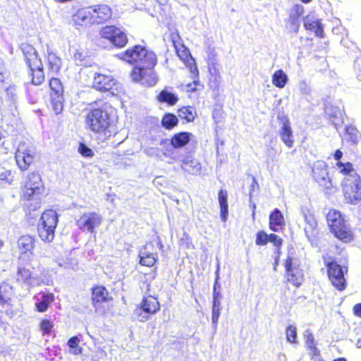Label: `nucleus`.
<instances>
[{"label":"nucleus","mask_w":361,"mask_h":361,"mask_svg":"<svg viewBox=\"0 0 361 361\" xmlns=\"http://www.w3.org/2000/svg\"><path fill=\"white\" fill-rule=\"evenodd\" d=\"M303 336L305 340V344L307 348L310 350V353L312 355H317L319 353V351L316 348L314 336L311 331L310 330L305 331Z\"/></svg>","instance_id":"obj_33"},{"label":"nucleus","mask_w":361,"mask_h":361,"mask_svg":"<svg viewBox=\"0 0 361 361\" xmlns=\"http://www.w3.org/2000/svg\"><path fill=\"white\" fill-rule=\"evenodd\" d=\"M197 82L195 81V80H194L193 84L189 83L187 85V87L188 88V91H192V92L195 91L196 90L195 86L197 85Z\"/></svg>","instance_id":"obj_60"},{"label":"nucleus","mask_w":361,"mask_h":361,"mask_svg":"<svg viewBox=\"0 0 361 361\" xmlns=\"http://www.w3.org/2000/svg\"><path fill=\"white\" fill-rule=\"evenodd\" d=\"M342 218L341 213L335 209L330 210L326 215V220L329 226H334V222Z\"/></svg>","instance_id":"obj_43"},{"label":"nucleus","mask_w":361,"mask_h":361,"mask_svg":"<svg viewBox=\"0 0 361 361\" xmlns=\"http://www.w3.org/2000/svg\"><path fill=\"white\" fill-rule=\"evenodd\" d=\"M288 80V76L283 70H278L273 74L272 83L276 87L283 88Z\"/></svg>","instance_id":"obj_31"},{"label":"nucleus","mask_w":361,"mask_h":361,"mask_svg":"<svg viewBox=\"0 0 361 361\" xmlns=\"http://www.w3.org/2000/svg\"><path fill=\"white\" fill-rule=\"evenodd\" d=\"M219 202L221 208V218L224 222L228 216L227 191L221 190L218 195Z\"/></svg>","instance_id":"obj_28"},{"label":"nucleus","mask_w":361,"mask_h":361,"mask_svg":"<svg viewBox=\"0 0 361 361\" xmlns=\"http://www.w3.org/2000/svg\"><path fill=\"white\" fill-rule=\"evenodd\" d=\"M252 208V216L253 218L255 217V209H256V205L255 203H253L252 205H251Z\"/></svg>","instance_id":"obj_63"},{"label":"nucleus","mask_w":361,"mask_h":361,"mask_svg":"<svg viewBox=\"0 0 361 361\" xmlns=\"http://www.w3.org/2000/svg\"><path fill=\"white\" fill-rule=\"evenodd\" d=\"M78 152L82 156L85 157H92L94 155L93 151L83 143L80 144Z\"/></svg>","instance_id":"obj_44"},{"label":"nucleus","mask_w":361,"mask_h":361,"mask_svg":"<svg viewBox=\"0 0 361 361\" xmlns=\"http://www.w3.org/2000/svg\"><path fill=\"white\" fill-rule=\"evenodd\" d=\"M94 24L102 23L111 16V9L104 4L96 5L90 7Z\"/></svg>","instance_id":"obj_15"},{"label":"nucleus","mask_w":361,"mask_h":361,"mask_svg":"<svg viewBox=\"0 0 361 361\" xmlns=\"http://www.w3.org/2000/svg\"><path fill=\"white\" fill-rule=\"evenodd\" d=\"M287 341L290 343H297V328L295 326L290 325L286 331Z\"/></svg>","instance_id":"obj_40"},{"label":"nucleus","mask_w":361,"mask_h":361,"mask_svg":"<svg viewBox=\"0 0 361 361\" xmlns=\"http://www.w3.org/2000/svg\"><path fill=\"white\" fill-rule=\"evenodd\" d=\"M42 185L39 174L37 173L29 174L23 190V198L27 200L34 199L40 193Z\"/></svg>","instance_id":"obj_10"},{"label":"nucleus","mask_w":361,"mask_h":361,"mask_svg":"<svg viewBox=\"0 0 361 361\" xmlns=\"http://www.w3.org/2000/svg\"><path fill=\"white\" fill-rule=\"evenodd\" d=\"M17 281L25 283L31 287L39 286L42 283L40 279L31 276L29 269L20 268L17 273Z\"/></svg>","instance_id":"obj_19"},{"label":"nucleus","mask_w":361,"mask_h":361,"mask_svg":"<svg viewBox=\"0 0 361 361\" xmlns=\"http://www.w3.org/2000/svg\"><path fill=\"white\" fill-rule=\"evenodd\" d=\"M113 123L114 118L106 106L91 109L85 116L87 128L102 140L111 135L109 128Z\"/></svg>","instance_id":"obj_2"},{"label":"nucleus","mask_w":361,"mask_h":361,"mask_svg":"<svg viewBox=\"0 0 361 361\" xmlns=\"http://www.w3.org/2000/svg\"><path fill=\"white\" fill-rule=\"evenodd\" d=\"M342 155H343L342 152L341 150L338 149L336 151V152L334 154V159L336 160H339L341 159Z\"/></svg>","instance_id":"obj_61"},{"label":"nucleus","mask_w":361,"mask_h":361,"mask_svg":"<svg viewBox=\"0 0 361 361\" xmlns=\"http://www.w3.org/2000/svg\"><path fill=\"white\" fill-rule=\"evenodd\" d=\"M196 111L194 108L191 106H185L179 109L178 116L187 122H191L195 119Z\"/></svg>","instance_id":"obj_34"},{"label":"nucleus","mask_w":361,"mask_h":361,"mask_svg":"<svg viewBox=\"0 0 361 361\" xmlns=\"http://www.w3.org/2000/svg\"><path fill=\"white\" fill-rule=\"evenodd\" d=\"M284 224L285 223L283 214L278 209H275L269 216L270 228L272 231L277 232L282 229Z\"/></svg>","instance_id":"obj_21"},{"label":"nucleus","mask_w":361,"mask_h":361,"mask_svg":"<svg viewBox=\"0 0 361 361\" xmlns=\"http://www.w3.org/2000/svg\"><path fill=\"white\" fill-rule=\"evenodd\" d=\"M47 61L49 71L53 73H58L61 67V61L56 54L50 51L48 52Z\"/></svg>","instance_id":"obj_30"},{"label":"nucleus","mask_w":361,"mask_h":361,"mask_svg":"<svg viewBox=\"0 0 361 361\" xmlns=\"http://www.w3.org/2000/svg\"><path fill=\"white\" fill-rule=\"evenodd\" d=\"M85 57V53L79 50H76L73 55L74 60L78 65H82Z\"/></svg>","instance_id":"obj_53"},{"label":"nucleus","mask_w":361,"mask_h":361,"mask_svg":"<svg viewBox=\"0 0 361 361\" xmlns=\"http://www.w3.org/2000/svg\"><path fill=\"white\" fill-rule=\"evenodd\" d=\"M25 51V59L27 66L32 72V82L38 85L44 80L43 66L41 59L39 58L37 51L32 47L27 46L23 49Z\"/></svg>","instance_id":"obj_4"},{"label":"nucleus","mask_w":361,"mask_h":361,"mask_svg":"<svg viewBox=\"0 0 361 361\" xmlns=\"http://www.w3.org/2000/svg\"><path fill=\"white\" fill-rule=\"evenodd\" d=\"M145 247L140 251L139 257L140 264L146 267H152L157 262V255L145 251Z\"/></svg>","instance_id":"obj_29"},{"label":"nucleus","mask_w":361,"mask_h":361,"mask_svg":"<svg viewBox=\"0 0 361 361\" xmlns=\"http://www.w3.org/2000/svg\"><path fill=\"white\" fill-rule=\"evenodd\" d=\"M92 304L96 306L97 303L108 300V290L103 286H97L92 288Z\"/></svg>","instance_id":"obj_26"},{"label":"nucleus","mask_w":361,"mask_h":361,"mask_svg":"<svg viewBox=\"0 0 361 361\" xmlns=\"http://www.w3.org/2000/svg\"><path fill=\"white\" fill-rule=\"evenodd\" d=\"M58 224V215L56 211L49 209L44 212L37 226L38 235L44 242H51L55 235V229Z\"/></svg>","instance_id":"obj_3"},{"label":"nucleus","mask_w":361,"mask_h":361,"mask_svg":"<svg viewBox=\"0 0 361 361\" xmlns=\"http://www.w3.org/2000/svg\"><path fill=\"white\" fill-rule=\"evenodd\" d=\"M359 138L357 130L353 126L345 128V140L351 142L353 144L357 143Z\"/></svg>","instance_id":"obj_38"},{"label":"nucleus","mask_w":361,"mask_h":361,"mask_svg":"<svg viewBox=\"0 0 361 361\" xmlns=\"http://www.w3.org/2000/svg\"><path fill=\"white\" fill-rule=\"evenodd\" d=\"M51 104L52 108L56 114L61 113L63 109L62 95L56 96V97L52 96Z\"/></svg>","instance_id":"obj_41"},{"label":"nucleus","mask_w":361,"mask_h":361,"mask_svg":"<svg viewBox=\"0 0 361 361\" xmlns=\"http://www.w3.org/2000/svg\"><path fill=\"white\" fill-rule=\"evenodd\" d=\"M79 343L80 340L77 336L71 338L68 341V345L71 348H75L74 354H79L81 352L80 349L78 348Z\"/></svg>","instance_id":"obj_49"},{"label":"nucleus","mask_w":361,"mask_h":361,"mask_svg":"<svg viewBox=\"0 0 361 361\" xmlns=\"http://www.w3.org/2000/svg\"><path fill=\"white\" fill-rule=\"evenodd\" d=\"M39 327L43 334H48L51 331L53 328V324L48 319H43L40 322Z\"/></svg>","instance_id":"obj_46"},{"label":"nucleus","mask_w":361,"mask_h":361,"mask_svg":"<svg viewBox=\"0 0 361 361\" xmlns=\"http://www.w3.org/2000/svg\"><path fill=\"white\" fill-rule=\"evenodd\" d=\"M49 86L51 90L55 92L56 96H61L63 92V85L61 81L55 78H53L49 81Z\"/></svg>","instance_id":"obj_39"},{"label":"nucleus","mask_w":361,"mask_h":361,"mask_svg":"<svg viewBox=\"0 0 361 361\" xmlns=\"http://www.w3.org/2000/svg\"><path fill=\"white\" fill-rule=\"evenodd\" d=\"M116 85V80L111 75L96 73L94 77L93 87L97 90L109 91Z\"/></svg>","instance_id":"obj_14"},{"label":"nucleus","mask_w":361,"mask_h":361,"mask_svg":"<svg viewBox=\"0 0 361 361\" xmlns=\"http://www.w3.org/2000/svg\"><path fill=\"white\" fill-rule=\"evenodd\" d=\"M269 235L264 231H260L257 235L256 244L258 245H264L268 243Z\"/></svg>","instance_id":"obj_47"},{"label":"nucleus","mask_w":361,"mask_h":361,"mask_svg":"<svg viewBox=\"0 0 361 361\" xmlns=\"http://www.w3.org/2000/svg\"><path fill=\"white\" fill-rule=\"evenodd\" d=\"M163 154L165 157L170 159V161H168L169 164H173L174 161H177V157L173 149H166L165 151L163 152Z\"/></svg>","instance_id":"obj_52"},{"label":"nucleus","mask_w":361,"mask_h":361,"mask_svg":"<svg viewBox=\"0 0 361 361\" xmlns=\"http://www.w3.org/2000/svg\"><path fill=\"white\" fill-rule=\"evenodd\" d=\"M304 27L306 30L313 31L317 37H324V30L320 20L312 15H307L303 19Z\"/></svg>","instance_id":"obj_17"},{"label":"nucleus","mask_w":361,"mask_h":361,"mask_svg":"<svg viewBox=\"0 0 361 361\" xmlns=\"http://www.w3.org/2000/svg\"><path fill=\"white\" fill-rule=\"evenodd\" d=\"M0 180L11 182L12 180L11 171L4 168H0Z\"/></svg>","instance_id":"obj_51"},{"label":"nucleus","mask_w":361,"mask_h":361,"mask_svg":"<svg viewBox=\"0 0 361 361\" xmlns=\"http://www.w3.org/2000/svg\"><path fill=\"white\" fill-rule=\"evenodd\" d=\"M356 345L357 348H361V338L360 339H358L357 343H356Z\"/></svg>","instance_id":"obj_64"},{"label":"nucleus","mask_w":361,"mask_h":361,"mask_svg":"<svg viewBox=\"0 0 361 361\" xmlns=\"http://www.w3.org/2000/svg\"><path fill=\"white\" fill-rule=\"evenodd\" d=\"M345 200L348 203L357 204L361 200V180L359 176L345 177L343 183Z\"/></svg>","instance_id":"obj_6"},{"label":"nucleus","mask_w":361,"mask_h":361,"mask_svg":"<svg viewBox=\"0 0 361 361\" xmlns=\"http://www.w3.org/2000/svg\"><path fill=\"white\" fill-rule=\"evenodd\" d=\"M279 135L281 140L288 147L290 148L293 147L294 139L290 122L286 121L283 123L280 130Z\"/></svg>","instance_id":"obj_22"},{"label":"nucleus","mask_w":361,"mask_h":361,"mask_svg":"<svg viewBox=\"0 0 361 361\" xmlns=\"http://www.w3.org/2000/svg\"><path fill=\"white\" fill-rule=\"evenodd\" d=\"M272 243L276 247H280L282 243V240L276 234H271L269 235L268 242Z\"/></svg>","instance_id":"obj_54"},{"label":"nucleus","mask_w":361,"mask_h":361,"mask_svg":"<svg viewBox=\"0 0 361 361\" xmlns=\"http://www.w3.org/2000/svg\"><path fill=\"white\" fill-rule=\"evenodd\" d=\"M34 151L25 142H21L16 152V161L21 171H26L33 161Z\"/></svg>","instance_id":"obj_11"},{"label":"nucleus","mask_w":361,"mask_h":361,"mask_svg":"<svg viewBox=\"0 0 361 361\" xmlns=\"http://www.w3.org/2000/svg\"><path fill=\"white\" fill-rule=\"evenodd\" d=\"M186 66L189 68L191 74L196 78L198 75V71L195 66L194 59L190 56L186 61Z\"/></svg>","instance_id":"obj_50"},{"label":"nucleus","mask_w":361,"mask_h":361,"mask_svg":"<svg viewBox=\"0 0 361 361\" xmlns=\"http://www.w3.org/2000/svg\"><path fill=\"white\" fill-rule=\"evenodd\" d=\"M191 136L192 134L188 132L176 133L171 139V145L173 148L184 147L189 142Z\"/></svg>","instance_id":"obj_24"},{"label":"nucleus","mask_w":361,"mask_h":361,"mask_svg":"<svg viewBox=\"0 0 361 361\" xmlns=\"http://www.w3.org/2000/svg\"><path fill=\"white\" fill-rule=\"evenodd\" d=\"M304 13V7L300 4L294 5L289 13V21L298 30L300 26V18Z\"/></svg>","instance_id":"obj_25"},{"label":"nucleus","mask_w":361,"mask_h":361,"mask_svg":"<svg viewBox=\"0 0 361 361\" xmlns=\"http://www.w3.org/2000/svg\"><path fill=\"white\" fill-rule=\"evenodd\" d=\"M181 162V169L188 173L199 175L201 173L202 166L197 159L188 156L183 159Z\"/></svg>","instance_id":"obj_18"},{"label":"nucleus","mask_w":361,"mask_h":361,"mask_svg":"<svg viewBox=\"0 0 361 361\" xmlns=\"http://www.w3.org/2000/svg\"><path fill=\"white\" fill-rule=\"evenodd\" d=\"M102 223V216L97 212H85L76 219L77 226L83 232L94 233L96 228Z\"/></svg>","instance_id":"obj_8"},{"label":"nucleus","mask_w":361,"mask_h":361,"mask_svg":"<svg viewBox=\"0 0 361 361\" xmlns=\"http://www.w3.org/2000/svg\"><path fill=\"white\" fill-rule=\"evenodd\" d=\"M182 51L177 49V54L181 59H187L189 56H190V52L184 46H182Z\"/></svg>","instance_id":"obj_55"},{"label":"nucleus","mask_w":361,"mask_h":361,"mask_svg":"<svg viewBox=\"0 0 361 361\" xmlns=\"http://www.w3.org/2000/svg\"><path fill=\"white\" fill-rule=\"evenodd\" d=\"M328 276L334 287L339 291L343 290L346 287V281L344 273L347 272L346 267H341L335 262H328Z\"/></svg>","instance_id":"obj_7"},{"label":"nucleus","mask_w":361,"mask_h":361,"mask_svg":"<svg viewBox=\"0 0 361 361\" xmlns=\"http://www.w3.org/2000/svg\"><path fill=\"white\" fill-rule=\"evenodd\" d=\"M313 176L315 180L322 185L326 186L329 182L328 176L327 165L325 161L319 160L316 161L312 166Z\"/></svg>","instance_id":"obj_16"},{"label":"nucleus","mask_w":361,"mask_h":361,"mask_svg":"<svg viewBox=\"0 0 361 361\" xmlns=\"http://www.w3.org/2000/svg\"><path fill=\"white\" fill-rule=\"evenodd\" d=\"M258 188V184L255 180V178L252 179V182L250 185V197L252 198V192L255 190V188Z\"/></svg>","instance_id":"obj_57"},{"label":"nucleus","mask_w":361,"mask_h":361,"mask_svg":"<svg viewBox=\"0 0 361 361\" xmlns=\"http://www.w3.org/2000/svg\"><path fill=\"white\" fill-rule=\"evenodd\" d=\"M11 291V287L8 284H2L0 286V304L4 305L9 300L10 298L7 293Z\"/></svg>","instance_id":"obj_42"},{"label":"nucleus","mask_w":361,"mask_h":361,"mask_svg":"<svg viewBox=\"0 0 361 361\" xmlns=\"http://www.w3.org/2000/svg\"><path fill=\"white\" fill-rule=\"evenodd\" d=\"M149 284H147V290L145 292L140 307L135 310V314L137 317L140 322H144L149 319L145 314H153L160 309V305L158 300L152 295L149 289Z\"/></svg>","instance_id":"obj_5"},{"label":"nucleus","mask_w":361,"mask_h":361,"mask_svg":"<svg viewBox=\"0 0 361 361\" xmlns=\"http://www.w3.org/2000/svg\"><path fill=\"white\" fill-rule=\"evenodd\" d=\"M336 166L341 173L344 175H347L346 177H352L354 174L355 176H358L354 171L352 164L350 162L343 164L341 161H338L336 163Z\"/></svg>","instance_id":"obj_36"},{"label":"nucleus","mask_w":361,"mask_h":361,"mask_svg":"<svg viewBox=\"0 0 361 361\" xmlns=\"http://www.w3.org/2000/svg\"><path fill=\"white\" fill-rule=\"evenodd\" d=\"M7 94L8 96H11L12 100L14 99V97L16 96V88L15 87H10L6 90Z\"/></svg>","instance_id":"obj_56"},{"label":"nucleus","mask_w":361,"mask_h":361,"mask_svg":"<svg viewBox=\"0 0 361 361\" xmlns=\"http://www.w3.org/2000/svg\"><path fill=\"white\" fill-rule=\"evenodd\" d=\"M220 313L221 308H212V322L214 331H216L217 328V324L220 316Z\"/></svg>","instance_id":"obj_48"},{"label":"nucleus","mask_w":361,"mask_h":361,"mask_svg":"<svg viewBox=\"0 0 361 361\" xmlns=\"http://www.w3.org/2000/svg\"><path fill=\"white\" fill-rule=\"evenodd\" d=\"M158 99L159 102H166L170 105H173L177 102L178 97L174 94L164 90L159 94Z\"/></svg>","instance_id":"obj_35"},{"label":"nucleus","mask_w":361,"mask_h":361,"mask_svg":"<svg viewBox=\"0 0 361 361\" xmlns=\"http://www.w3.org/2000/svg\"><path fill=\"white\" fill-rule=\"evenodd\" d=\"M54 298V297L52 293H43L42 296V300L36 303L37 310L40 312H45L49 305L53 302Z\"/></svg>","instance_id":"obj_32"},{"label":"nucleus","mask_w":361,"mask_h":361,"mask_svg":"<svg viewBox=\"0 0 361 361\" xmlns=\"http://www.w3.org/2000/svg\"><path fill=\"white\" fill-rule=\"evenodd\" d=\"M334 235L343 242H349L353 238V233L350 227L342 218L334 222V226H329Z\"/></svg>","instance_id":"obj_13"},{"label":"nucleus","mask_w":361,"mask_h":361,"mask_svg":"<svg viewBox=\"0 0 361 361\" xmlns=\"http://www.w3.org/2000/svg\"><path fill=\"white\" fill-rule=\"evenodd\" d=\"M353 311L355 315L361 317V303L357 304L354 308Z\"/></svg>","instance_id":"obj_58"},{"label":"nucleus","mask_w":361,"mask_h":361,"mask_svg":"<svg viewBox=\"0 0 361 361\" xmlns=\"http://www.w3.org/2000/svg\"><path fill=\"white\" fill-rule=\"evenodd\" d=\"M220 297H221V294L219 292H217L216 290V286L214 287V291H213V299L214 298H219L220 299Z\"/></svg>","instance_id":"obj_62"},{"label":"nucleus","mask_w":361,"mask_h":361,"mask_svg":"<svg viewBox=\"0 0 361 361\" xmlns=\"http://www.w3.org/2000/svg\"><path fill=\"white\" fill-rule=\"evenodd\" d=\"M298 90L303 95H309L312 92L310 85L307 84L305 80L300 81L298 83Z\"/></svg>","instance_id":"obj_45"},{"label":"nucleus","mask_w":361,"mask_h":361,"mask_svg":"<svg viewBox=\"0 0 361 361\" xmlns=\"http://www.w3.org/2000/svg\"><path fill=\"white\" fill-rule=\"evenodd\" d=\"M178 121V120L175 115L168 114L163 117L161 123L162 126L166 128L171 129L177 125Z\"/></svg>","instance_id":"obj_37"},{"label":"nucleus","mask_w":361,"mask_h":361,"mask_svg":"<svg viewBox=\"0 0 361 361\" xmlns=\"http://www.w3.org/2000/svg\"><path fill=\"white\" fill-rule=\"evenodd\" d=\"M90 7L79 9L73 16L74 23L79 25H87L94 24L92 16Z\"/></svg>","instance_id":"obj_20"},{"label":"nucleus","mask_w":361,"mask_h":361,"mask_svg":"<svg viewBox=\"0 0 361 361\" xmlns=\"http://www.w3.org/2000/svg\"><path fill=\"white\" fill-rule=\"evenodd\" d=\"M117 56L120 59L135 64L130 73V77L134 82L149 87L157 83L158 77L154 71L157 59L153 51L142 46L135 45Z\"/></svg>","instance_id":"obj_1"},{"label":"nucleus","mask_w":361,"mask_h":361,"mask_svg":"<svg viewBox=\"0 0 361 361\" xmlns=\"http://www.w3.org/2000/svg\"><path fill=\"white\" fill-rule=\"evenodd\" d=\"M285 268L288 281L295 286L299 287L303 281V273L300 268L299 261L292 256H288L285 262Z\"/></svg>","instance_id":"obj_9"},{"label":"nucleus","mask_w":361,"mask_h":361,"mask_svg":"<svg viewBox=\"0 0 361 361\" xmlns=\"http://www.w3.org/2000/svg\"><path fill=\"white\" fill-rule=\"evenodd\" d=\"M221 302L219 298L213 299V306L212 308H221Z\"/></svg>","instance_id":"obj_59"},{"label":"nucleus","mask_w":361,"mask_h":361,"mask_svg":"<svg viewBox=\"0 0 361 361\" xmlns=\"http://www.w3.org/2000/svg\"><path fill=\"white\" fill-rule=\"evenodd\" d=\"M304 219L306 222V225L305 226L306 235L309 238L315 236L317 233V222L314 216L310 213H304Z\"/></svg>","instance_id":"obj_23"},{"label":"nucleus","mask_w":361,"mask_h":361,"mask_svg":"<svg viewBox=\"0 0 361 361\" xmlns=\"http://www.w3.org/2000/svg\"><path fill=\"white\" fill-rule=\"evenodd\" d=\"M35 238L30 235H23L18 240L19 249L24 253L31 252L35 247Z\"/></svg>","instance_id":"obj_27"},{"label":"nucleus","mask_w":361,"mask_h":361,"mask_svg":"<svg viewBox=\"0 0 361 361\" xmlns=\"http://www.w3.org/2000/svg\"><path fill=\"white\" fill-rule=\"evenodd\" d=\"M100 35L118 47H124L128 42L127 36L123 31L114 26L104 27L101 30Z\"/></svg>","instance_id":"obj_12"}]
</instances>
